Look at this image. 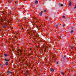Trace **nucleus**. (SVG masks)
<instances>
[{
    "label": "nucleus",
    "mask_w": 76,
    "mask_h": 76,
    "mask_svg": "<svg viewBox=\"0 0 76 76\" xmlns=\"http://www.w3.org/2000/svg\"><path fill=\"white\" fill-rule=\"evenodd\" d=\"M26 72H26V75H29V74H28V71L27 70V71H26Z\"/></svg>",
    "instance_id": "nucleus-11"
},
{
    "label": "nucleus",
    "mask_w": 76,
    "mask_h": 76,
    "mask_svg": "<svg viewBox=\"0 0 76 76\" xmlns=\"http://www.w3.org/2000/svg\"><path fill=\"white\" fill-rule=\"evenodd\" d=\"M4 56L5 57H7V56H8V55L6 54H4Z\"/></svg>",
    "instance_id": "nucleus-7"
},
{
    "label": "nucleus",
    "mask_w": 76,
    "mask_h": 76,
    "mask_svg": "<svg viewBox=\"0 0 76 76\" xmlns=\"http://www.w3.org/2000/svg\"><path fill=\"white\" fill-rule=\"evenodd\" d=\"M61 25H62V27H64V24L62 23L61 24Z\"/></svg>",
    "instance_id": "nucleus-14"
},
{
    "label": "nucleus",
    "mask_w": 76,
    "mask_h": 76,
    "mask_svg": "<svg viewBox=\"0 0 76 76\" xmlns=\"http://www.w3.org/2000/svg\"><path fill=\"white\" fill-rule=\"evenodd\" d=\"M69 47H71V46L70 45H69Z\"/></svg>",
    "instance_id": "nucleus-37"
},
{
    "label": "nucleus",
    "mask_w": 76,
    "mask_h": 76,
    "mask_svg": "<svg viewBox=\"0 0 76 76\" xmlns=\"http://www.w3.org/2000/svg\"><path fill=\"white\" fill-rule=\"evenodd\" d=\"M31 34H32V33H31Z\"/></svg>",
    "instance_id": "nucleus-41"
},
{
    "label": "nucleus",
    "mask_w": 76,
    "mask_h": 76,
    "mask_svg": "<svg viewBox=\"0 0 76 76\" xmlns=\"http://www.w3.org/2000/svg\"><path fill=\"white\" fill-rule=\"evenodd\" d=\"M1 66V64H0V66Z\"/></svg>",
    "instance_id": "nucleus-29"
},
{
    "label": "nucleus",
    "mask_w": 76,
    "mask_h": 76,
    "mask_svg": "<svg viewBox=\"0 0 76 76\" xmlns=\"http://www.w3.org/2000/svg\"><path fill=\"white\" fill-rule=\"evenodd\" d=\"M4 21L5 22H7V20H6V19H5L4 20Z\"/></svg>",
    "instance_id": "nucleus-19"
},
{
    "label": "nucleus",
    "mask_w": 76,
    "mask_h": 76,
    "mask_svg": "<svg viewBox=\"0 0 76 76\" xmlns=\"http://www.w3.org/2000/svg\"><path fill=\"white\" fill-rule=\"evenodd\" d=\"M21 6H22V5H21Z\"/></svg>",
    "instance_id": "nucleus-42"
},
{
    "label": "nucleus",
    "mask_w": 76,
    "mask_h": 76,
    "mask_svg": "<svg viewBox=\"0 0 76 76\" xmlns=\"http://www.w3.org/2000/svg\"><path fill=\"white\" fill-rule=\"evenodd\" d=\"M70 20H71V18L70 17H69L68 18V21H70Z\"/></svg>",
    "instance_id": "nucleus-12"
},
{
    "label": "nucleus",
    "mask_w": 76,
    "mask_h": 76,
    "mask_svg": "<svg viewBox=\"0 0 76 76\" xmlns=\"http://www.w3.org/2000/svg\"><path fill=\"white\" fill-rule=\"evenodd\" d=\"M16 50H17V49H16Z\"/></svg>",
    "instance_id": "nucleus-47"
},
{
    "label": "nucleus",
    "mask_w": 76,
    "mask_h": 76,
    "mask_svg": "<svg viewBox=\"0 0 76 76\" xmlns=\"http://www.w3.org/2000/svg\"><path fill=\"white\" fill-rule=\"evenodd\" d=\"M20 52H22V50H20Z\"/></svg>",
    "instance_id": "nucleus-33"
},
{
    "label": "nucleus",
    "mask_w": 76,
    "mask_h": 76,
    "mask_svg": "<svg viewBox=\"0 0 76 76\" xmlns=\"http://www.w3.org/2000/svg\"><path fill=\"white\" fill-rule=\"evenodd\" d=\"M76 5H75V7H74V9H76Z\"/></svg>",
    "instance_id": "nucleus-25"
},
{
    "label": "nucleus",
    "mask_w": 76,
    "mask_h": 76,
    "mask_svg": "<svg viewBox=\"0 0 76 76\" xmlns=\"http://www.w3.org/2000/svg\"><path fill=\"white\" fill-rule=\"evenodd\" d=\"M62 24H60V25H61Z\"/></svg>",
    "instance_id": "nucleus-39"
},
{
    "label": "nucleus",
    "mask_w": 76,
    "mask_h": 76,
    "mask_svg": "<svg viewBox=\"0 0 76 76\" xmlns=\"http://www.w3.org/2000/svg\"><path fill=\"white\" fill-rule=\"evenodd\" d=\"M48 20H49L50 21V19H48Z\"/></svg>",
    "instance_id": "nucleus-38"
},
{
    "label": "nucleus",
    "mask_w": 76,
    "mask_h": 76,
    "mask_svg": "<svg viewBox=\"0 0 76 76\" xmlns=\"http://www.w3.org/2000/svg\"><path fill=\"white\" fill-rule=\"evenodd\" d=\"M13 15H14V14H13Z\"/></svg>",
    "instance_id": "nucleus-46"
},
{
    "label": "nucleus",
    "mask_w": 76,
    "mask_h": 76,
    "mask_svg": "<svg viewBox=\"0 0 76 76\" xmlns=\"http://www.w3.org/2000/svg\"><path fill=\"white\" fill-rule=\"evenodd\" d=\"M29 44H30V43H29Z\"/></svg>",
    "instance_id": "nucleus-44"
},
{
    "label": "nucleus",
    "mask_w": 76,
    "mask_h": 76,
    "mask_svg": "<svg viewBox=\"0 0 76 76\" xmlns=\"http://www.w3.org/2000/svg\"><path fill=\"white\" fill-rule=\"evenodd\" d=\"M71 28H72V29H73V27H71Z\"/></svg>",
    "instance_id": "nucleus-32"
},
{
    "label": "nucleus",
    "mask_w": 76,
    "mask_h": 76,
    "mask_svg": "<svg viewBox=\"0 0 76 76\" xmlns=\"http://www.w3.org/2000/svg\"><path fill=\"white\" fill-rule=\"evenodd\" d=\"M22 29H23V28H22Z\"/></svg>",
    "instance_id": "nucleus-43"
},
{
    "label": "nucleus",
    "mask_w": 76,
    "mask_h": 76,
    "mask_svg": "<svg viewBox=\"0 0 76 76\" xmlns=\"http://www.w3.org/2000/svg\"><path fill=\"white\" fill-rule=\"evenodd\" d=\"M59 7H61L63 6V4H61V3H59Z\"/></svg>",
    "instance_id": "nucleus-2"
},
{
    "label": "nucleus",
    "mask_w": 76,
    "mask_h": 76,
    "mask_svg": "<svg viewBox=\"0 0 76 76\" xmlns=\"http://www.w3.org/2000/svg\"><path fill=\"white\" fill-rule=\"evenodd\" d=\"M44 12H47V10H45L44 11Z\"/></svg>",
    "instance_id": "nucleus-23"
},
{
    "label": "nucleus",
    "mask_w": 76,
    "mask_h": 76,
    "mask_svg": "<svg viewBox=\"0 0 76 76\" xmlns=\"http://www.w3.org/2000/svg\"><path fill=\"white\" fill-rule=\"evenodd\" d=\"M67 67L66 66V67H65V69H67Z\"/></svg>",
    "instance_id": "nucleus-31"
},
{
    "label": "nucleus",
    "mask_w": 76,
    "mask_h": 76,
    "mask_svg": "<svg viewBox=\"0 0 76 76\" xmlns=\"http://www.w3.org/2000/svg\"><path fill=\"white\" fill-rule=\"evenodd\" d=\"M61 75H64V73H63V72H61Z\"/></svg>",
    "instance_id": "nucleus-15"
},
{
    "label": "nucleus",
    "mask_w": 76,
    "mask_h": 76,
    "mask_svg": "<svg viewBox=\"0 0 76 76\" xmlns=\"http://www.w3.org/2000/svg\"><path fill=\"white\" fill-rule=\"evenodd\" d=\"M34 3L35 4H38V1L37 0L35 1Z\"/></svg>",
    "instance_id": "nucleus-5"
},
{
    "label": "nucleus",
    "mask_w": 76,
    "mask_h": 76,
    "mask_svg": "<svg viewBox=\"0 0 76 76\" xmlns=\"http://www.w3.org/2000/svg\"><path fill=\"white\" fill-rule=\"evenodd\" d=\"M3 21H4V20H2V19H0V22H3Z\"/></svg>",
    "instance_id": "nucleus-10"
},
{
    "label": "nucleus",
    "mask_w": 76,
    "mask_h": 76,
    "mask_svg": "<svg viewBox=\"0 0 76 76\" xmlns=\"http://www.w3.org/2000/svg\"><path fill=\"white\" fill-rule=\"evenodd\" d=\"M2 13H3L4 14V12H2Z\"/></svg>",
    "instance_id": "nucleus-36"
},
{
    "label": "nucleus",
    "mask_w": 76,
    "mask_h": 76,
    "mask_svg": "<svg viewBox=\"0 0 76 76\" xmlns=\"http://www.w3.org/2000/svg\"><path fill=\"white\" fill-rule=\"evenodd\" d=\"M59 38H63V37H59Z\"/></svg>",
    "instance_id": "nucleus-21"
},
{
    "label": "nucleus",
    "mask_w": 76,
    "mask_h": 76,
    "mask_svg": "<svg viewBox=\"0 0 76 76\" xmlns=\"http://www.w3.org/2000/svg\"><path fill=\"white\" fill-rule=\"evenodd\" d=\"M11 10H13V8H12Z\"/></svg>",
    "instance_id": "nucleus-30"
},
{
    "label": "nucleus",
    "mask_w": 76,
    "mask_h": 76,
    "mask_svg": "<svg viewBox=\"0 0 76 76\" xmlns=\"http://www.w3.org/2000/svg\"><path fill=\"white\" fill-rule=\"evenodd\" d=\"M21 4H23V3H21Z\"/></svg>",
    "instance_id": "nucleus-34"
},
{
    "label": "nucleus",
    "mask_w": 76,
    "mask_h": 76,
    "mask_svg": "<svg viewBox=\"0 0 76 76\" xmlns=\"http://www.w3.org/2000/svg\"><path fill=\"white\" fill-rule=\"evenodd\" d=\"M42 11H41V12H40L39 14L40 15V16H42Z\"/></svg>",
    "instance_id": "nucleus-6"
},
{
    "label": "nucleus",
    "mask_w": 76,
    "mask_h": 76,
    "mask_svg": "<svg viewBox=\"0 0 76 76\" xmlns=\"http://www.w3.org/2000/svg\"><path fill=\"white\" fill-rule=\"evenodd\" d=\"M74 48V47L73 46V45H72V47H71V49H73V48Z\"/></svg>",
    "instance_id": "nucleus-18"
},
{
    "label": "nucleus",
    "mask_w": 76,
    "mask_h": 76,
    "mask_svg": "<svg viewBox=\"0 0 76 76\" xmlns=\"http://www.w3.org/2000/svg\"><path fill=\"white\" fill-rule=\"evenodd\" d=\"M58 61L56 62V64H58Z\"/></svg>",
    "instance_id": "nucleus-27"
},
{
    "label": "nucleus",
    "mask_w": 76,
    "mask_h": 76,
    "mask_svg": "<svg viewBox=\"0 0 76 76\" xmlns=\"http://www.w3.org/2000/svg\"><path fill=\"white\" fill-rule=\"evenodd\" d=\"M71 5H72V2H69V6H70Z\"/></svg>",
    "instance_id": "nucleus-8"
},
{
    "label": "nucleus",
    "mask_w": 76,
    "mask_h": 76,
    "mask_svg": "<svg viewBox=\"0 0 76 76\" xmlns=\"http://www.w3.org/2000/svg\"><path fill=\"white\" fill-rule=\"evenodd\" d=\"M70 33H71V34H73V33H74V31L73 30H71V31H70Z\"/></svg>",
    "instance_id": "nucleus-4"
},
{
    "label": "nucleus",
    "mask_w": 76,
    "mask_h": 76,
    "mask_svg": "<svg viewBox=\"0 0 76 76\" xmlns=\"http://www.w3.org/2000/svg\"><path fill=\"white\" fill-rule=\"evenodd\" d=\"M3 69V67H2Z\"/></svg>",
    "instance_id": "nucleus-45"
},
{
    "label": "nucleus",
    "mask_w": 76,
    "mask_h": 76,
    "mask_svg": "<svg viewBox=\"0 0 76 76\" xmlns=\"http://www.w3.org/2000/svg\"><path fill=\"white\" fill-rule=\"evenodd\" d=\"M26 19V18L24 17V20H25V19Z\"/></svg>",
    "instance_id": "nucleus-22"
},
{
    "label": "nucleus",
    "mask_w": 76,
    "mask_h": 76,
    "mask_svg": "<svg viewBox=\"0 0 76 76\" xmlns=\"http://www.w3.org/2000/svg\"><path fill=\"white\" fill-rule=\"evenodd\" d=\"M5 63H5V64L6 66H7L9 64V62H5Z\"/></svg>",
    "instance_id": "nucleus-3"
},
{
    "label": "nucleus",
    "mask_w": 76,
    "mask_h": 76,
    "mask_svg": "<svg viewBox=\"0 0 76 76\" xmlns=\"http://www.w3.org/2000/svg\"><path fill=\"white\" fill-rule=\"evenodd\" d=\"M59 26V24H58V25H55V26L56 27H57V26Z\"/></svg>",
    "instance_id": "nucleus-16"
},
{
    "label": "nucleus",
    "mask_w": 76,
    "mask_h": 76,
    "mask_svg": "<svg viewBox=\"0 0 76 76\" xmlns=\"http://www.w3.org/2000/svg\"><path fill=\"white\" fill-rule=\"evenodd\" d=\"M50 70L51 71V72H53V71H54V69L53 68H51L50 69Z\"/></svg>",
    "instance_id": "nucleus-9"
},
{
    "label": "nucleus",
    "mask_w": 76,
    "mask_h": 76,
    "mask_svg": "<svg viewBox=\"0 0 76 76\" xmlns=\"http://www.w3.org/2000/svg\"><path fill=\"white\" fill-rule=\"evenodd\" d=\"M8 23H9V22H8Z\"/></svg>",
    "instance_id": "nucleus-40"
},
{
    "label": "nucleus",
    "mask_w": 76,
    "mask_h": 76,
    "mask_svg": "<svg viewBox=\"0 0 76 76\" xmlns=\"http://www.w3.org/2000/svg\"><path fill=\"white\" fill-rule=\"evenodd\" d=\"M66 57H64V59H66Z\"/></svg>",
    "instance_id": "nucleus-24"
},
{
    "label": "nucleus",
    "mask_w": 76,
    "mask_h": 76,
    "mask_svg": "<svg viewBox=\"0 0 76 76\" xmlns=\"http://www.w3.org/2000/svg\"><path fill=\"white\" fill-rule=\"evenodd\" d=\"M18 3V1H16L15 2V3Z\"/></svg>",
    "instance_id": "nucleus-28"
},
{
    "label": "nucleus",
    "mask_w": 76,
    "mask_h": 76,
    "mask_svg": "<svg viewBox=\"0 0 76 76\" xmlns=\"http://www.w3.org/2000/svg\"><path fill=\"white\" fill-rule=\"evenodd\" d=\"M4 61H4V62H9V60H8V59H7V58L4 59Z\"/></svg>",
    "instance_id": "nucleus-1"
},
{
    "label": "nucleus",
    "mask_w": 76,
    "mask_h": 76,
    "mask_svg": "<svg viewBox=\"0 0 76 76\" xmlns=\"http://www.w3.org/2000/svg\"><path fill=\"white\" fill-rule=\"evenodd\" d=\"M42 42V41H41L40 42L41 43V42Z\"/></svg>",
    "instance_id": "nucleus-35"
},
{
    "label": "nucleus",
    "mask_w": 76,
    "mask_h": 76,
    "mask_svg": "<svg viewBox=\"0 0 76 76\" xmlns=\"http://www.w3.org/2000/svg\"><path fill=\"white\" fill-rule=\"evenodd\" d=\"M64 4L65 6H66V3H64Z\"/></svg>",
    "instance_id": "nucleus-26"
},
{
    "label": "nucleus",
    "mask_w": 76,
    "mask_h": 76,
    "mask_svg": "<svg viewBox=\"0 0 76 76\" xmlns=\"http://www.w3.org/2000/svg\"><path fill=\"white\" fill-rule=\"evenodd\" d=\"M7 73L8 74H10V73H11V72L10 71H8Z\"/></svg>",
    "instance_id": "nucleus-13"
},
{
    "label": "nucleus",
    "mask_w": 76,
    "mask_h": 76,
    "mask_svg": "<svg viewBox=\"0 0 76 76\" xmlns=\"http://www.w3.org/2000/svg\"><path fill=\"white\" fill-rule=\"evenodd\" d=\"M62 18H67V17H65V16L63 15L62 16Z\"/></svg>",
    "instance_id": "nucleus-17"
},
{
    "label": "nucleus",
    "mask_w": 76,
    "mask_h": 76,
    "mask_svg": "<svg viewBox=\"0 0 76 76\" xmlns=\"http://www.w3.org/2000/svg\"><path fill=\"white\" fill-rule=\"evenodd\" d=\"M3 28H6V26H3Z\"/></svg>",
    "instance_id": "nucleus-20"
}]
</instances>
